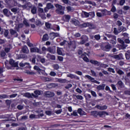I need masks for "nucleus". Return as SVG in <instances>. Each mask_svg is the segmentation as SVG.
<instances>
[{
  "label": "nucleus",
  "mask_w": 130,
  "mask_h": 130,
  "mask_svg": "<svg viewBox=\"0 0 130 130\" xmlns=\"http://www.w3.org/2000/svg\"><path fill=\"white\" fill-rule=\"evenodd\" d=\"M92 113L94 117H97L98 116H99V117H102L103 118L105 117L106 115H109V114H108V113L106 111L97 112L96 111H94L92 112Z\"/></svg>",
  "instance_id": "nucleus-1"
},
{
  "label": "nucleus",
  "mask_w": 130,
  "mask_h": 130,
  "mask_svg": "<svg viewBox=\"0 0 130 130\" xmlns=\"http://www.w3.org/2000/svg\"><path fill=\"white\" fill-rule=\"evenodd\" d=\"M55 7L57 8L56 11L58 15H64V10L66 9L64 6H62L59 4H55Z\"/></svg>",
  "instance_id": "nucleus-2"
},
{
  "label": "nucleus",
  "mask_w": 130,
  "mask_h": 130,
  "mask_svg": "<svg viewBox=\"0 0 130 130\" xmlns=\"http://www.w3.org/2000/svg\"><path fill=\"white\" fill-rule=\"evenodd\" d=\"M68 44L69 48L73 51H74L76 49V48H77V44H76V41L70 42Z\"/></svg>",
  "instance_id": "nucleus-3"
},
{
  "label": "nucleus",
  "mask_w": 130,
  "mask_h": 130,
  "mask_svg": "<svg viewBox=\"0 0 130 130\" xmlns=\"http://www.w3.org/2000/svg\"><path fill=\"white\" fill-rule=\"evenodd\" d=\"M89 62H90V63H92V64H94V66H107V64H103L100 61H98L97 60L93 59L90 60Z\"/></svg>",
  "instance_id": "nucleus-4"
},
{
  "label": "nucleus",
  "mask_w": 130,
  "mask_h": 130,
  "mask_svg": "<svg viewBox=\"0 0 130 130\" xmlns=\"http://www.w3.org/2000/svg\"><path fill=\"white\" fill-rule=\"evenodd\" d=\"M85 78H87V79H88V80L91 81L92 83H95V84H98V85L100 84V82L97 81V80H95V78L90 76L89 75H85Z\"/></svg>",
  "instance_id": "nucleus-5"
},
{
  "label": "nucleus",
  "mask_w": 130,
  "mask_h": 130,
  "mask_svg": "<svg viewBox=\"0 0 130 130\" xmlns=\"http://www.w3.org/2000/svg\"><path fill=\"white\" fill-rule=\"evenodd\" d=\"M111 45L109 43H107L105 45L104 47H103V50H104V51H110V49H111Z\"/></svg>",
  "instance_id": "nucleus-6"
},
{
  "label": "nucleus",
  "mask_w": 130,
  "mask_h": 130,
  "mask_svg": "<svg viewBox=\"0 0 130 130\" xmlns=\"http://www.w3.org/2000/svg\"><path fill=\"white\" fill-rule=\"evenodd\" d=\"M30 52H37V53H40L41 54L42 52H41V50L40 49H38L37 47H33L30 49Z\"/></svg>",
  "instance_id": "nucleus-7"
},
{
  "label": "nucleus",
  "mask_w": 130,
  "mask_h": 130,
  "mask_svg": "<svg viewBox=\"0 0 130 130\" xmlns=\"http://www.w3.org/2000/svg\"><path fill=\"white\" fill-rule=\"evenodd\" d=\"M28 8L31 9V13L32 15H35L37 14V8L35 6H32V5L29 6Z\"/></svg>",
  "instance_id": "nucleus-8"
},
{
  "label": "nucleus",
  "mask_w": 130,
  "mask_h": 130,
  "mask_svg": "<svg viewBox=\"0 0 130 130\" xmlns=\"http://www.w3.org/2000/svg\"><path fill=\"white\" fill-rule=\"evenodd\" d=\"M116 46L117 48L119 49V50H121V49H125V48L127 47V45H126L125 43H124L121 44H117Z\"/></svg>",
  "instance_id": "nucleus-9"
},
{
  "label": "nucleus",
  "mask_w": 130,
  "mask_h": 130,
  "mask_svg": "<svg viewBox=\"0 0 130 130\" xmlns=\"http://www.w3.org/2000/svg\"><path fill=\"white\" fill-rule=\"evenodd\" d=\"M47 50L50 52V53L54 54L56 51V49L55 48V47H49L47 48Z\"/></svg>",
  "instance_id": "nucleus-10"
},
{
  "label": "nucleus",
  "mask_w": 130,
  "mask_h": 130,
  "mask_svg": "<svg viewBox=\"0 0 130 130\" xmlns=\"http://www.w3.org/2000/svg\"><path fill=\"white\" fill-rule=\"evenodd\" d=\"M86 55H88V54L86 52H84L83 54H82L81 56L80 57L81 58H83V60L84 61H86V62H89V58Z\"/></svg>",
  "instance_id": "nucleus-11"
},
{
  "label": "nucleus",
  "mask_w": 130,
  "mask_h": 130,
  "mask_svg": "<svg viewBox=\"0 0 130 130\" xmlns=\"http://www.w3.org/2000/svg\"><path fill=\"white\" fill-rule=\"evenodd\" d=\"M58 34L57 33H55V32H51L49 34V38L51 39V40H53L54 38H56V37H58Z\"/></svg>",
  "instance_id": "nucleus-12"
},
{
  "label": "nucleus",
  "mask_w": 130,
  "mask_h": 130,
  "mask_svg": "<svg viewBox=\"0 0 130 130\" xmlns=\"http://www.w3.org/2000/svg\"><path fill=\"white\" fill-rule=\"evenodd\" d=\"M45 97H48L49 98H50L51 97H54V93L51 91H46L45 92Z\"/></svg>",
  "instance_id": "nucleus-13"
},
{
  "label": "nucleus",
  "mask_w": 130,
  "mask_h": 130,
  "mask_svg": "<svg viewBox=\"0 0 130 130\" xmlns=\"http://www.w3.org/2000/svg\"><path fill=\"white\" fill-rule=\"evenodd\" d=\"M95 108H97L98 109H99L100 110H106L107 109V106L104 105V106H100L99 105H97L95 106Z\"/></svg>",
  "instance_id": "nucleus-14"
},
{
  "label": "nucleus",
  "mask_w": 130,
  "mask_h": 130,
  "mask_svg": "<svg viewBox=\"0 0 130 130\" xmlns=\"http://www.w3.org/2000/svg\"><path fill=\"white\" fill-rule=\"evenodd\" d=\"M63 21L64 22H70V20H71V15H64L62 17Z\"/></svg>",
  "instance_id": "nucleus-15"
},
{
  "label": "nucleus",
  "mask_w": 130,
  "mask_h": 130,
  "mask_svg": "<svg viewBox=\"0 0 130 130\" xmlns=\"http://www.w3.org/2000/svg\"><path fill=\"white\" fill-rule=\"evenodd\" d=\"M34 93H32V96L34 97V98H37L39 95L41 94V92L39 90H36L34 91Z\"/></svg>",
  "instance_id": "nucleus-16"
},
{
  "label": "nucleus",
  "mask_w": 130,
  "mask_h": 130,
  "mask_svg": "<svg viewBox=\"0 0 130 130\" xmlns=\"http://www.w3.org/2000/svg\"><path fill=\"white\" fill-rule=\"evenodd\" d=\"M9 63L10 66H18L19 65V62H15V60L13 59H10L9 60Z\"/></svg>",
  "instance_id": "nucleus-17"
},
{
  "label": "nucleus",
  "mask_w": 130,
  "mask_h": 130,
  "mask_svg": "<svg viewBox=\"0 0 130 130\" xmlns=\"http://www.w3.org/2000/svg\"><path fill=\"white\" fill-rule=\"evenodd\" d=\"M7 70H18V66H5Z\"/></svg>",
  "instance_id": "nucleus-18"
},
{
  "label": "nucleus",
  "mask_w": 130,
  "mask_h": 130,
  "mask_svg": "<svg viewBox=\"0 0 130 130\" xmlns=\"http://www.w3.org/2000/svg\"><path fill=\"white\" fill-rule=\"evenodd\" d=\"M22 51L23 53H29V49H28V47L26 46H24L22 48Z\"/></svg>",
  "instance_id": "nucleus-19"
},
{
  "label": "nucleus",
  "mask_w": 130,
  "mask_h": 130,
  "mask_svg": "<svg viewBox=\"0 0 130 130\" xmlns=\"http://www.w3.org/2000/svg\"><path fill=\"white\" fill-rule=\"evenodd\" d=\"M105 84H103L102 85H98L96 87V89L99 90H104L105 89Z\"/></svg>",
  "instance_id": "nucleus-20"
},
{
  "label": "nucleus",
  "mask_w": 130,
  "mask_h": 130,
  "mask_svg": "<svg viewBox=\"0 0 130 130\" xmlns=\"http://www.w3.org/2000/svg\"><path fill=\"white\" fill-rule=\"evenodd\" d=\"M10 34H11V35H15V34H16L15 37H18V36H19V34H18V33H17V31H16L13 29H11L10 30Z\"/></svg>",
  "instance_id": "nucleus-21"
},
{
  "label": "nucleus",
  "mask_w": 130,
  "mask_h": 130,
  "mask_svg": "<svg viewBox=\"0 0 130 130\" xmlns=\"http://www.w3.org/2000/svg\"><path fill=\"white\" fill-rule=\"evenodd\" d=\"M49 39V36H48V34H46L43 35V38H42V40L43 41H47Z\"/></svg>",
  "instance_id": "nucleus-22"
},
{
  "label": "nucleus",
  "mask_w": 130,
  "mask_h": 130,
  "mask_svg": "<svg viewBox=\"0 0 130 130\" xmlns=\"http://www.w3.org/2000/svg\"><path fill=\"white\" fill-rule=\"evenodd\" d=\"M84 96L85 97V99L87 101H91V98H92V96H91V94L87 93L84 95Z\"/></svg>",
  "instance_id": "nucleus-23"
},
{
  "label": "nucleus",
  "mask_w": 130,
  "mask_h": 130,
  "mask_svg": "<svg viewBox=\"0 0 130 130\" xmlns=\"http://www.w3.org/2000/svg\"><path fill=\"white\" fill-rule=\"evenodd\" d=\"M87 27H89V29H96V25L95 24H93L90 22H88V26Z\"/></svg>",
  "instance_id": "nucleus-24"
},
{
  "label": "nucleus",
  "mask_w": 130,
  "mask_h": 130,
  "mask_svg": "<svg viewBox=\"0 0 130 130\" xmlns=\"http://www.w3.org/2000/svg\"><path fill=\"white\" fill-rule=\"evenodd\" d=\"M77 111L80 115H86V112H84L81 108L78 109Z\"/></svg>",
  "instance_id": "nucleus-25"
},
{
  "label": "nucleus",
  "mask_w": 130,
  "mask_h": 130,
  "mask_svg": "<svg viewBox=\"0 0 130 130\" xmlns=\"http://www.w3.org/2000/svg\"><path fill=\"white\" fill-rule=\"evenodd\" d=\"M114 58H115V59H122V54L120 53L119 55H114Z\"/></svg>",
  "instance_id": "nucleus-26"
},
{
  "label": "nucleus",
  "mask_w": 130,
  "mask_h": 130,
  "mask_svg": "<svg viewBox=\"0 0 130 130\" xmlns=\"http://www.w3.org/2000/svg\"><path fill=\"white\" fill-rule=\"evenodd\" d=\"M47 57H49L52 60H55V56L54 55H50V54L48 53L47 54Z\"/></svg>",
  "instance_id": "nucleus-27"
},
{
  "label": "nucleus",
  "mask_w": 130,
  "mask_h": 130,
  "mask_svg": "<svg viewBox=\"0 0 130 130\" xmlns=\"http://www.w3.org/2000/svg\"><path fill=\"white\" fill-rule=\"evenodd\" d=\"M46 7L49 10H50V9H53V8H54V6H53V5H52L51 3H47Z\"/></svg>",
  "instance_id": "nucleus-28"
},
{
  "label": "nucleus",
  "mask_w": 130,
  "mask_h": 130,
  "mask_svg": "<svg viewBox=\"0 0 130 130\" xmlns=\"http://www.w3.org/2000/svg\"><path fill=\"white\" fill-rule=\"evenodd\" d=\"M24 97H26L27 98H32V97H33V95H32V93L31 94L28 92L24 93Z\"/></svg>",
  "instance_id": "nucleus-29"
},
{
  "label": "nucleus",
  "mask_w": 130,
  "mask_h": 130,
  "mask_svg": "<svg viewBox=\"0 0 130 130\" xmlns=\"http://www.w3.org/2000/svg\"><path fill=\"white\" fill-rule=\"evenodd\" d=\"M57 53L58 55H62V51H61V48L57 47Z\"/></svg>",
  "instance_id": "nucleus-30"
},
{
  "label": "nucleus",
  "mask_w": 130,
  "mask_h": 130,
  "mask_svg": "<svg viewBox=\"0 0 130 130\" xmlns=\"http://www.w3.org/2000/svg\"><path fill=\"white\" fill-rule=\"evenodd\" d=\"M9 98V95L5 94L0 95V99H6Z\"/></svg>",
  "instance_id": "nucleus-31"
},
{
  "label": "nucleus",
  "mask_w": 130,
  "mask_h": 130,
  "mask_svg": "<svg viewBox=\"0 0 130 130\" xmlns=\"http://www.w3.org/2000/svg\"><path fill=\"white\" fill-rule=\"evenodd\" d=\"M89 92L91 93L92 97H94V98L97 97V94L96 93V92L91 90H90Z\"/></svg>",
  "instance_id": "nucleus-32"
},
{
  "label": "nucleus",
  "mask_w": 130,
  "mask_h": 130,
  "mask_svg": "<svg viewBox=\"0 0 130 130\" xmlns=\"http://www.w3.org/2000/svg\"><path fill=\"white\" fill-rule=\"evenodd\" d=\"M68 78H72V79H77L78 77L74 75V74H68L67 75Z\"/></svg>",
  "instance_id": "nucleus-33"
},
{
  "label": "nucleus",
  "mask_w": 130,
  "mask_h": 130,
  "mask_svg": "<svg viewBox=\"0 0 130 130\" xmlns=\"http://www.w3.org/2000/svg\"><path fill=\"white\" fill-rule=\"evenodd\" d=\"M105 36H107V37H108V38H116V37L115 36H113L112 35L110 34H105Z\"/></svg>",
  "instance_id": "nucleus-34"
},
{
  "label": "nucleus",
  "mask_w": 130,
  "mask_h": 130,
  "mask_svg": "<svg viewBox=\"0 0 130 130\" xmlns=\"http://www.w3.org/2000/svg\"><path fill=\"white\" fill-rule=\"evenodd\" d=\"M80 27L81 28H86V27H88V22L87 23H84L80 25Z\"/></svg>",
  "instance_id": "nucleus-35"
},
{
  "label": "nucleus",
  "mask_w": 130,
  "mask_h": 130,
  "mask_svg": "<svg viewBox=\"0 0 130 130\" xmlns=\"http://www.w3.org/2000/svg\"><path fill=\"white\" fill-rule=\"evenodd\" d=\"M113 17L115 20H117V19H118V17H119V15L117 13H114L113 14Z\"/></svg>",
  "instance_id": "nucleus-36"
},
{
  "label": "nucleus",
  "mask_w": 130,
  "mask_h": 130,
  "mask_svg": "<svg viewBox=\"0 0 130 130\" xmlns=\"http://www.w3.org/2000/svg\"><path fill=\"white\" fill-rule=\"evenodd\" d=\"M125 56L126 57V59H127V60H128V61H130V54L125 53Z\"/></svg>",
  "instance_id": "nucleus-37"
},
{
  "label": "nucleus",
  "mask_w": 130,
  "mask_h": 130,
  "mask_svg": "<svg viewBox=\"0 0 130 130\" xmlns=\"http://www.w3.org/2000/svg\"><path fill=\"white\" fill-rule=\"evenodd\" d=\"M112 8L111 9V11L112 13H115L116 11V7L114 5H112Z\"/></svg>",
  "instance_id": "nucleus-38"
},
{
  "label": "nucleus",
  "mask_w": 130,
  "mask_h": 130,
  "mask_svg": "<svg viewBox=\"0 0 130 130\" xmlns=\"http://www.w3.org/2000/svg\"><path fill=\"white\" fill-rule=\"evenodd\" d=\"M44 81L45 82H51V81H52V79L48 77H44Z\"/></svg>",
  "instance_id": "nucleus-39"
},
{
  "label": "nucleus",
  "mask_w": 130,
  "mask_h": 130,
  "mask_svg": "<svg viewBox=\"0 0 130 130\" xmlns=\"http://www.w3.org/2000/svg\"><path fill=\"white\" fill-rule=\"evenodd\" d=\"M113 39H114V40H112L110 42L111 44H113V45H115V44H116V38H113Z\"/></svg>",
  "instance_id": "nucleus-40"
},
{
  "label": "nucleus",
  "mask_w": 130,
  "mask_h": 130,
  "mask_svg": "<svg viewBox=\"0 0 130 130\" xmlns=\"http://www.w3.org/2000/svg\"><path fill=\"white\" fill-rule=\"evenodd\" d=\"M58 81L59 83H67V79H58Z\"/></svg>",
  "instance_id": "nucleus-41"
},
{
  "label": "nucleus",
  "mask_w": 130,
  "mask_h": 130,
  "mask_svg": "<svg viewBox=\"0 0 130 130\" xmlns=\"http://www.w3.org/2000/svg\"><path fill=\"white\" fill-rule=\"evenodd\" d=\"M23 24L26 26V27H29V23H28V21H27V20H26V19H24Z\"/></svg>",
  "instance_id": "nucleus-42"
},
{
  "label": "nucleus",
  "mask_w": 130,
  "mask_h": 130,
  "mask_svg": "<svg viewBox=\"0 0 130 130\" xmlns=\"http://www.w3.org/2000/svg\"><path fill=\"white\" fill-rule=\"evenodd\" d=\"M30 5V3H27L26 4H24V5H22V7L23 9H27V8H28V7H29V6H31V5Z\"/></svg>",
  "instance_id": "nucleus-43"
},
{
  "label": "nucleus",
  "mask_w": 130,
  "mask_h": 130,
  "mask_svg": "<svg viewBox=\"0 0 130 130\" xmlns=\"http://www.w3.org/2000/svg\"><path fill=\"white\" fill-rule=\"evenodd\" d=\"M45 26L47 29H50V27H51V24L48 23V22H46L45 23Z\"/></svg>",
  "instance_id": "nucleus-44"
},
{
  "label": "nucleus",
  "mask_w": 130,
  "mask_h": 130,
  "mask_svg": "<svg viewBox=\"0 0 130 130\" xmlns=\"http://www.w3.org/2000/svg\"><path fill=\"white\" fill-rule=\"evenodd\" d=\"M73 24L75 25V26H79V24L80 23V22H79V21L75 20H73Z\"/></svg>",
  "instance_id": "nucleus-45"
},
{
  "label": "nucleus",
  "mask_w": 130,
  "mask_h": 130,
  "mask_svg": "<svg viewBox=\"0 0 130 130\" xmlns=\"http://www.w3.org/2000/svg\"><path fill=\"white\" fill-rule=\"evenodd\" d=\"M117 41L118 42H119V43H120L121 44H124V41H123V40H122L120 38H118Z\"/></svg>",
  "instance_id": "nucleus-46"
},
{
  "label": "nucleus",
  "mask_w": 130,
  "mask_h": 130,
  "mask_svg": "<svg viewBox=\"0 0 130 130\" xmlns=\"http://www.w3.org/2000/svg\"><path fill=\"white\" fill-rule=\"evenodd\" d=\"M78 55H82L84 53H83V50L82 49H78L77 51Z\"/></svg>",
  "instance_id": "nucleus-47"
},
{
  "label": "nucleus",
  "mask_w": 130,
  "mask_h": 130,
  "mask_svg": "<svg viewBox=\"0 0 130 130\" xmlns=\"http://www.w3.org/2000/svg\"><path fill=\"white\" fill-rule=\"evenodd\" d=\"M89 16H90L91 18H94L95 17V12H90Z\"/></svg>",
  "instance_id": "nucleus-48"
},
{
  "label": "nucleus",
  "mask_w": 130,
  "mask_h": 130,
  "mask_svg": "<svg viewBox=\"0 0 130 130\" xmlns=\"http://www.w3.org/2000/svg\"><path fill=\"white\" fill-rule=\"evenodd\" d=\"M8 12H9V11L8 10V9H4L3 10V13L5 16H8Z\"/></svg>",
  "instance_id": "nucleus-49"
},
{
  "label": "nucleus",
  "mask_w": 130,
  "mask_h": 130,
  "mask_svg": "<svg viewBox=\"0 0 130 130\" xmlns=\"http://www.w3.org/2000/svg\"><path fill=\"white\" fill-rule=\"evenodd\" d=\"M14 81H17V82H23V79L19 78H14Z\"/></svg>",
  "instance_id": "nucleus-50"
},
{
  "label": "nucleus",
  "mask_w": 130,
  "mask_h": 130,
  "mask_svg": "<svg viewBox=\"0 0 130 130\" xmlns=\"http://www.w3.org/2000/svg\"><path fill=\"white\" fill-rule=\"evenodd\" d=\"M125 4V0H120L119 2L120 6H123Z\"/></svg>",
  "instance_id": "nucleus-51"
},
{
  "label": "nucleus",
  "mask_w": 130,
  "mask_h": 130,
  "mask_svg": "<svg viewBox=\"0 0 130 130\" xmlns=\"http://www.w3.org/2000/svg\"><path fill=\"white\" fill-rule=\"evenodd\" d=\"M36 25H37V26H40V25H42L41 21L39 20H37L36 22Z\"/></svg>",
  "instance_id": "nucleus-52"
},
{
  "label": "nucleus",
  "mask_w": 130,
  "mask_h": 130,
  "mask_svg": "<svg viewBox=\"0 0 130 130\" xmlns=\"http://www.w3.org/2000/svg\"><path fill=\"white\" fill-rule=\"evenodd\" d=\"M8 35H9V30L6 29L4 32V36L5 37H8Z\"/></svg>",
  "instance_id": "nucleus-53"
},
{
  "label": "nucleus",
  "mask_w": 130,
  "mask_h": 130,
  "mask_svg": "<svg viewBox=\"0 0 130 130\" xmlns=\"http://www.w3.org/2000/svg\"><path fill=\"white\" fill-rule=\"evenodd\" d=\"M94 38L96 39V40H100V38H101V37H100V35H96L94 36Z\"/></svg>",
  "instance_id": "nucleus-54"
},
{
  "label": "nucleus",
  "mask_w": 130,
  "mask_h": 130,
  "mask_svg": "<svg viewBox=\"0 0 130 130\" xmlns=\"http://www.w3.org/2000/svg\"><path fill=\"white\" fill-rule=\"evenodd\" d=\"M76 98H77V99H78L79 100H83V96H82L81 95H76Z\"/></svg>",
  "instance_id": "nucleus-55"
},
{
  "label": "nucleus",
  "mask_w": 130,
  "mask_h": 130,
  "mask_svg": "<svg viewBox=\"0 0 130 130\" xmlns=\"http://www.w3.org/2000/svg\"><path fill=\"white\" fill-rule=\"evenodd\" d=\"M117 74H118V75H124V72H123V71H121V70H119L117 71Z\"/></svg>",
  "instance_id": "nucleus-56"
},
{
  "label": "nucleus",
  "mask_w": 130,
  "mask_h": 130,
  "mask_svg": "<svg viewBox=\"0 0 130 130\" xmlns=\"http://www.w3.org/2000/svg\"><path fill=\"white\" fill-rule=\"evenodd\" d=\"M50 76H51V77H55L56 76V73L54 72H51L50 73Z\"/></svg>",
  "instance_id": "nucleus-57"
},
{
  "label": "nucleus",
  "mask_w": 130,
  "mask_h": 130,
  "mask_svg": "<svg viewBox=\"0 0 130 130\" xmlns=\"http://www.w3.org/2000/svg\"><path fill=\"white\" fill-rule=\"evenodd\" d=\"M61 112H62V110L61 109L60 110H58L55 112L56 114H60V113H61Z\"/></svg>",
  "instance_id": "nucleus-58"
},
{
  "label": "nucleus",
  "mask_w": 130,
  "mask_h": 130,
  "mask_svg": "<svg viewBox=\"0 0 130 130\" xmlns=\"http://www.w3.org/2000/svg\"><path fill=\"white\" fill-rule=\"evenodd\" d=\"M124 11H128V10H129V6H124L123 8Z\"/></svg>",
  "instance_id": "nucleus-59"
},
{
  "label": "nucleus",
  "mask_w": 130,
  "mask_h": 130,
  "mask_svg": "<svg viewBox=\"0 0 130 130\" xmlns=\"http://www.w3.org/2000/svg\"><path fill=\"white\" fill-rule=\"evenodd\" d=\"M114 33L115 35H117L118 34V33H119L118 32V30H117V28H116L115 27L114 28Z\"/></svg>",
  "instance_id": "nucleus-60"
},
{
  "label": "nucleus",
  "mask_w": 130,
  "mask_h": 130,
  "mask_svg": "<svg viewBox=\"0 0 130 130\" xmlns=\"http://www.w3.org/2000/svg\"><path fill=\"white\" fill-rule=\"evenodd\" d=\"M34 70H36V71H41L42 70H41L38 66H35L34 68Z\"/></svg>",
  "instance_id": "nucleus-61"
},
{
  "label": "nucleus",
  "mask_w": 130,
  "mask_h": 130,
  "mask_svg": "<svg viewBox=\"0 0 130 130\" xmlns=\"http://www.w3.org/2000/svg\"><path fill=\"white\" fill-rule=\"evenodd\" d=\"M66 9H67L68 12H72V10H73V9H72V7H71V6H67L66 7Z\"/></svg>",
  "instance_id": "nucleus-62"
},
{
  "label": "nucleus",
  "mask_w": 130,
  "mask_h": 130,
  "mask_svg": "<svg viewBox=\"0 0 130 130\" xmlns=\"http://www.w3.org/2000/svg\"><path fill=\"white\" fill-rule=\"evenodd\" d=\"M10 50H11V48H5V52L6 53H9V52H10Z\"/></svg>",
  "instance_id": "nucleus-63"
},
{
  "label": "nucleus",
  "mask_w": 130,
  "mask_h": 130,
  "mask_svg": "<svg viewBox=\"0 0 130 130\" xmlns=\"http://www.w3.org/2000/svg\"><path fill=\"white\" fill-rule=\"evenodd\" d=\"M118 85H119V86H120V87H122V86H123V83L122 82V81H119L117 83Z\"/></svg>",
  "instance_id": "nucleus-64"
}]
</instances>
